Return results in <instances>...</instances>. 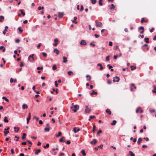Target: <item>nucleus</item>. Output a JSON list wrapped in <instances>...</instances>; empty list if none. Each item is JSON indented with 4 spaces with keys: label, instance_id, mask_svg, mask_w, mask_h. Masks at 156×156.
I'll use <instances>...</instances> for the list:
<instances>
[{
    "label": "nucleus",
    "instance_id": "obj_1",
    "mask_svg": "<svg viewBox=\"0 0 156 156\" xmlns=\"http://www.w3.org/2000/svg\"><path fill=\"white\" fill-rule=\"evenodd\" d=\"M70 108L74 112H77V111L79 109V106L78 105H73L71 106Z\"/></svg>",
    "mask_w": 156,
    "mask_h": 156
},
{
    "label": "nucleus",
    "instance_id": "obj_2",
    "mask_svg": "<svg viewBox=\"0 0 156 156\" xmlns=\"http://www.w3.org/2000/svg\"><path fill=\"white\" fill-rule=\"evenodd\" d=\"M34 54H32V55H30L28 58V60L30 61V62H34Z\"/></svg>",
    "mask_w": 156,
    "mask_h": 156
},
{
    "label": "nucleus",
    "instance_id": "obj_3",
    "mask_svg": "<svg viewBox=\"0 0 156 156\" xmlns=\"http://www.w3.org/2000/svg\"><path fill=\"white\" fill-rule=\"evenodd\" d=\"M120 80L119 78L117 76H115L113 78V81L114 82H118Z\"/></svg>",
    "mask_w": 156,
    "mask_h": 156
},
{
    "label": "nucleus",
    "instance_id": "obj_4",
    "mask_svg": "<svg viewBox=\"0 0 156 156\" xmlns=\"http://www.w3.org/2000/svg\"><path fill=\"white\" fill-rule=\"evenodd\" d=\"M86 109H85V112L86 113H89L91 111V109L88 108L87 105L86 106Z\"/></svg>",
    "mask_w": 156,
    "mask_h": 156
},
{
    "label": "nucleus",
    "instance_id": "obj_5",
    "mask_svg": "<svg viewBox=\"0 0 156 156\" xmlns=\"http://www.w3.org/2000/svg\"><path fill=\"white\" fill-rule=\"evenodd\" d=\"M97 141L96 139H93L90 142V143L91 144L94 145L96 144Z\"/></svg>",
    "mask_w": 156,
    "mask_h": 156
},
{
    "label": "nucleus",
    "instance_id": "obj_6",
    "mask_svg": "<svg viewBox=\"0 0 156 156\" xmlns=\"http://www.w3.org/2000/svg\"><path fill=\"white\" fill-rule=\"evenodd\" d=\"M96 26L98 27H101L102 26V24L100 22H96Z\"/></svg>",
    "mask_w": 156,
    "mask_h": 156
},
{
    "label": "nucleus",
    "instance_id": "obj_7",
    "mask_svg": "<svg viewBox=\"0 0 156 156\" xmlns=\"http://www.w3.org/2000/svg\"><path fill=\"white\" fill-rule=\"evenodd\" d=\"M55 43L53 44V45L54 46H56L58 44V40L57 39H55L54 40Z\"/></svg>",
    "mask_w": 156,
    "mask_h": 156
},
{
    "label": "nucleus",
    "instance_id": "obj_8",
    "mask_svg": "<svg viewBox=\"0 0 156 156\" xmlns=\"http://www.w3.org/2000/svg\"><path fill=\"white\" fill-rule=\"evenodd\" d=\"M80 44L82 45H85L87 44V43L85 40H83L81 41L80 42Z\"/></svg>",
    "mask_w": 156,
    "mask_h": 156
},
{
    "label": "nucleus",
    "instance_id": "obj_9",
    "mask_svg": "<svg viewBox=\"0 0 156 156\" xmlns=\"http://www.w3.org/2000/svg\"><path fill=\"white\" fill-rule=\"evenodd\" d=\"M139 30H142V31L140 32V33L142 34L144 32V28L143 27L141 26L138 28Z\"/></svg>",
    "mask_w": 156,
    "mask_h": 156
},
{
    "label": "nucleus",
    "instance_id": "obj_10",
    "mask_svg": "<svg viewBox=\"0 0 156 156\" xmlns=\"http://www.w3.org/2000/svg\"><path fill=\"white\" fill-rule=\"evenodd\" d=\"M80 130V128H78L76 129V128L75 127L73 128V131H74V133H76L77 132L79 131Z\"/></svg>",
    "mask_w": 156,
    "mask_h": 156
},
{
    "label": "nucleus",
    "instance_id": "obj_11",
    "mask_svg": "<svg viewBox=\"0 0 156 156\" xmlns=\"http://www.w3.org/2000/svg\"><path fill=\"white\" fill-rule=\"evenodd\" d=\"M148 20H145L144 18H143L141 19L140 23H142L143 22L147 23Z\"/></svg>",
    "mask_w": 156,
    "mask_h": 156
},
{
    "label": "nucleus",
    "instance_id": "obj_12",
    "mask_svg": "<svg viewBox=\"0 0 156 156\" xmlns=\"http://www.w3.org/2000/svg\"><path fill=\"white\" fill-rule=\"evenodd\" d=\"M133 87L134 89H136V87L135 86L134 84H132L131 86L130 87V90L131 91H133Z\"/></svg>",
    "mask_w": 156,
    "mask_h": 156
},
{
    "label": "nucleus",
    "instance_id": "obj_13",
    "mask_svg": "<svg viewBox=\"0 0 156 156\" xmlns=\"http://www.w3.org/2000/svg\"><path fill=\"white\" fill-rule=\"evenodd\" d=\"M41 151V150L40 149L38 150H36L35 154L36 155H38V154L40 153Z\"/></svg>",
    "mask_w": 156,
    "mask_h": 156
},
{
    "label": "nucleus",
    "instance_id": "obj_14",
    "mask_svg": "<svg viewBox=\"0 0 156 156\" xmlns=\"http://www.w3.org/2000/svg\"><path fill=\"white\" fill-rule=\"evenodd\" d=\"M106 112L107 113H108L109 115H111V114L112 113L111 111H110V110L109 109H108L106 110Z\"/></svg>",
    "mask_w": 156,
    "mask_h": 156
},
{
    "label": "nucleus",
    "instance_id": "obj_15",
    "mask_svg": "<svg viewBox=\"0 0 156 156\" xmlns=\"http://www.w3.org/2000/svg\"><path fill=\"white\" fill-rule=\"evenodd\" d=\"M14 131L16 132H18V131L20 129L18 127H14Z\"/></svg>",
    "mask_w": 156,
    "mask_h": 156
},
{
    "label": "nucleus",
    "instance_id": "obj_16",
    "mask_svg": "<svg viewBox=\"0 0 156 156\" xmlns=\"http://www.w3.org/2000/svg\"><path fill=\"white\" fill-rule=\"evenodd\" d=\"M64 15V13L63 12H59L58 14V16L59 17L62 18Z\"/></svg>",
    "mask_w": 156,
    "mask_h": 156
},
{
    "label": "nucleus",
    "instance_id": "obj_17",
    "mask_svg": "<svg viewBox=\"0 0 156 156\" xmlns=\"http://www.w3.org/2000/svg\"><path fill=\"white\" fill-rule=\"evenodd\" d=\"M0 50H2V52H4L5 51V48L4 46H1V47H0Z\"/></svg>",
    "mask_w": 156,
    "mask_h": 156
},
{
    "label": "nucleus",
    "instance_id": "obj_18",
    "mask_svg": "<svg viewBox=\"0 0 156 156\" xmlns=\"http://www.w3.org/2000/svg\"><path fill=\"white\" fill-rule=\"evenodd\" d=\"M63 62L64 63H66L68 61L67 58H66L64 56H63Z\"/></svg>",
    "mask_w": 156,
    "mask_h": 156
},
{
    "label": "nucleus",
    "instance_id": "obj_19",
    "mask_svg": "<svg viewBox=\"0 0 156 156\" xmlns=\"http://www.w3.org/2000/svg\"><path fill=\"white\" fill-rule=\"evenodd\" d=\"M7 118L6 116H5L4 118L3 121L4 122L7 123L9 122V120L7 119Z\"/></svg>",
    "mask_w": 156,
    "mask_h": 156
},
{
    "label": "nucleus",
    "instance_id": "obj_20",
    "mask_svg": "<svg viewBox=\"0 0 156 156\" xmlns=\"http://www.w3.org/2000/svg\"><path fill=\"white\" fill-rule=\"evenodd\" d=\"M59 51L57 48L55 49L54 50V52H56L57 55H58L59 53Z\"/></svg>",
    "mask_w": 156,
    "mask_h": 156
},
{
    "label": "nucleus",
    "instance_id": "obj_21",
    "mask_svg": "<svg viewBox=\"0 0 156 156\" xmlns=\"http://www.w3.org/2000/svg\"><path fill=\"white\" fill-rule=\"evenodd\" d=\"M87 77V81H90L91 79V77L89 75H86Z\"/></svg>",
    "mask_w": 156,
    "mask_h": 156
},
{
    "label": "nucleus",
    "instance_id": "obj_22",
    "mask_svg": "<svg viewBox=\"0 0 156 156\" xmlns=\"http://www.w3.org/2000/svg\"><path fill=\"white\" fill-rule=\"evenodd\" d=\"M97 66H98L100 67V70H102L103 69V68L101 64L100 63H98V64Z\"/></svg>",
    "mask_w": 156,
    "mask_h": 156
},
{
    "label": "nucleus",
    "instance_id": "obj_23",
    "mask_svg": "<svg viewBox=\"0 0 156 156\" xmlns=\"http://www.w3.org/2000/svg\"><path fill=\"white\" fill-rule=\"evenodd\" d=\"M22 108L23 109H24L25 108H28V106L26 104H24L23 105Z\"/></svg>",
    "mask_w": 156,
    "mask_h": 156
},
{
    "label": "nucleus",
    "instance_id": "obj_24",
    "mask_svg": "<svg viewBox=\"0 0 156 156\" xmlns=\"http://www.w3.org/2000/svg\"><path fill=\"white\" fill-rule=\"evenodd\" d=\"M115 8V6H114L113 4H112L111 5V7L110 8V10H112L114 9Z\"/></svg>",
    "mask_w": 156,
    "mask_h": 156
},
{
    "label": "nucleus",
    "instance_id": "obj_25",
    "mask_svg": "<svg viewBox=\"0 0 156 156\" xmlns=\"http://www.w3.org/2000/svg\"><path fill=\"white\" fill-rule=\"evenodd\" d=\"M97 94V92L95 91L94 90H93L92 91V92L90 93V95H93L94 94Z\"/></svg>",
    "mask_w": 156,
    "mask_h": 156
},
{
    "label": "nucleus",
    "instance_id": "obj_26",
    "mask_svg": "<svg viewBox=\"0 0 156 156\" xmlns=\"http://www.w3.org/2000/svg\"><path fill=\"white\" fill-rule=\"evenodd\" d=\"M4 19V17L3 16H0V22H2L3 21Z\"/></svg>",
    "mask_w": 156,
    "mask_h": 156
},
{
    "label": "nucleus",
    "instance_id": "obj_27",
    "mask_svg": "<svg viewBox=\"0 0 156 156\" xmlns=\"http://www.w3.org/2000/svg\"><path fill=\"white\" fill-rule=\"evenodd\" d=\"M26 134L25 133H23V136H22V139H23V140H24L26 138Z\"/></svg>",
    "mask_w": 156,
    "mask_h": 156
},
{
    "label": "nucleus",
    "instance_id": "obj_28",
    "mask_svg": "<svg viewBox=\"0 0 156 156\" xmlns=\"http://www.w3.org/2000/svg\"><path fill=\"white\" fill-rule=\"evenodd\" d=\"M142 140L141 138L140 137L138 139V140L137 141V143L138 144H140V142L142 141Z\"/></svg>",
    "mask_w": 156,
    "mask_h": 156
},
{
    "label": "nucleus",
    "instance_id": "obj_29",
    "mask_svg": "<svg viewBox=\"0 0 156 156\" xmlns=\"http://www.w3.org/2000/svg\"><path fill=\"white\" fill-rule=\"evenodd\" d=\"M149 39L148 38H146V37H145L144 38V40L145 41V42L146 43H148L149 42Z\"/></svg>",
    "mask_w": 156,
    "mask_h": 156
},
{
    "label": "nucleus",
    "instance_id": "obj_30",
    "mask_svg": "<svg viewBox=\"0 0 156 156\" xmlns=\"http://www.w3.org/2000/svg\"><path fill=\"white\" fill-rule=\"evenodd\" d=\"M9 130H7V131H4V135L5 136H6L7 134L9 133Z\"/></svg>",
    "mask_w": 156,
    "mask_h": 156
},
{
    "label": "nucleus",
    "instance_id": "obj_31",
    "mask_svg": "<svg viewBox=\"0 0 156 156\" xmlns=\"http://www.w3.org/2000/svg\"><path fill=\"white\" fill-rule=\"evenodd\" d=\"M2 98L3 99L5 100V101L7 102H8L9 101V100L7 98L5 97H3Z\"/></svg>",
    "mask_w": 156,
    "mask_h": 156
},
{
    "label": "nucleus",
    "instance_id": "obj_32",
    "mask_svg": "<svg viewBox=\"0 0 156 156\" xmlns=\"http://www.w3.org/2000/svg\"><path fill=\"white\" fill-rule=\"evenodd\" d=\"M116 123V121L115 120L113 121L111 123V125L112 126L115 125Z\"/></svg>",
    "mask_w": 156,
    "mask_h": 156
},
{
    "label": "nucleus",
    "instance_id": "obj_33",
    "mask_svg": "<svg viewBox=\"0 0 156 156\" xmlns=\"http://www.w3.org/2000/svg\"><path fill=\"white\" fill-rule=\"evenodd\" d=\"M81 153H82L83 155V156H85L86 155V154L85 153V151L84 150H82L81 151Z\"/></svg>",
    "mask_w": 156,
    "mask_h": 156
},
{
    "label": "nucleus",
    "instance_id": "obj_34",
    "mask_svg": "<svg viewBox=\"0 0 156 156\" xmlns=\"http://www.w3.org/2000/svg\"><path fill=\"white\" fill-rule=\"evenodd\" d=\"M103 0H99V4L100 6H102L103 5V3L102 2Z\"/></svg>",
    "mask_w": 156,
    "mask_h": 156
},
{
    "label": "nucleus",
    "instance_id": "obj_35",
    "mask_svg": "<svg viewBox=\"0 0 156 156\" xmlns=\"http://www.w3.org/2000/svg\"><path fill=\"white\" fill-rule=\"evenodd\" d=\"M131 68V70H133L134 69H136V66H131L130 67Z\"/></svg>",
    "mask_w": 156,
    "mask_h": 156
},
{
    "label": "nucleus",
    "instance_id": "obj_36",
    "mask_svg": "<svg viewBox=\"0 0 156 156\" xmlns=\"http://www.w3.org/2000/svg\"><path fill=\"white\" fill-rule=\"evenodd\" d=\"M18 30L20 32V33H21L23 31V30L21 29V27H19L18 28Z\"/></svg>",
    "mask_w": 156,
    "mask_h": 156
},
{
    "label": "nucleus",
    "instance_id": "obj_37",
    "mask_svg": "<svg viewBox=\"0 0 156 156\" xmlns=\"http://www.w3.org/2000/svg\"><path fill=\"white\" fill-rule=\"evenodd\" d=\"M50 130V129L49 127H45L44 128V130L46 132H49Z\"/></svg>",
    "mask_w": 156,
    "mask_h": 156
},
{
    "label": "nucleus",
    "instance_id": "obj_38",
    "mask_svg": "<svg viewBox=\"0 0 156 156\" xmlns=\"http://www.w3.org/2000/svg\"><path fill=\"white\" fill-rule=\"evenodd\" d=\"M95 128H96L95 126V125H94L93 126V133H94L95 132Z\"/></svg>",
    "mask_w": 156,
    "mask_h": 156
},
{
    "label": "nucleus",
    "instance_id": "obj_39",
    "mask_svg": "<svg viewBox=\"0 0 156 156\" xmlns=\"http://www.w3.org/2000/svg\"><path fill=\"white\" fill-rule=\"evenodd\" d=\"M129 153L130 154L131 156H135V154L134 153H133L132 151H129Z\"/></svg>",
    "mask_w": 156,
    "mask_h": 156
},
{
    "label": "nucleus",
    "instance_id": "obj_40",
    "mask_svg": "<svg viewBox=\"0 0 156 156\" xmlns=\"http://www.w3.org/2000/svg\"><path fill=\"white\" fill-rule=\"evenodd\" d=\"M44 8L43 6H42V7L39 6L38 7V10H40L41 9H44Z\"/></svg>",
    "mask_w": 156,
    "mask_h": 156
},
{
    "label": "nucleus",
    "instance_id": "obj_41",
    "mask_svg": "<svg viewBox=\"0 0 156 156\" xmlns=\"http://www.w3.org/2000/svg\"><path fill=\"white\" fill-rule=\"evenodd\" d=\"M68 74L70 76L73 74V72L71 71H69L68 72Z\"/></svg>",
    "mask_w": 156,
    "mask_h": 156
},
{
    "label": "nucleus",
    "instance_id": "obj_42",
    "mask_svg": "<svg viewBox=\"0 0 156 156\" xmlns=\"http://www.w3.org/2000/svg\"><path fill=\"white\" fill-rule=\"evenodd\" d=\"M62 135V133L60 132H59L58 134L57 135L56 137H58L59 136H61Z\"/></svg>",
    "mask_w": 156,
    "mask_h": 156
},
{
    "label": "nucleus",
    "instance_id": "obj_43",
    "mask_svg": "<svg viewBox=\"0 0 156 156\" xmlns=\"http://www.w3.org/2000/svg\"><path fill=\"white\" fill-rule=\"evenodd\" d=\"M15 138H16V139H15L14 140L16 141H18L20 138V137L19 136H15Z\"/></svg>",
    "mask_w": 156,
    "mask_h": 156
},
{
    "label": "nucleus",
    "instance_id": "obj_44",
    "mask_svg": "<svg viewBox=\"0 0 156 156\" xmlns=\"http://www.w3.org/2000/svg\"><path fill=\"white\" fill-rule=\"evenodd\" d=\"M64 138V137H62L61 138L60 140H59V141L60 142H64L65 141L63 140V139Z\"/></svg>",
    "mask_w": 156,
    "mask_h": 156
},
{
    "label": "nucleus",
    "instance_id": "obj_45",
    "mask_svg": "<svg viewBox=\"0 0 156 156\" xmlns=\"http://www.w3.org/2000/svg\"><path fill=\"white\" fill-rule=\"evenodd\" d=\"M43 66H42V67H37V69L38 70H42L43 69Z\"/></svg>",
    "mask_w": 156,
    "mask_h": 156
},
{
    "label": "nucleus",
    "instance_id": "obj_46",
    "mask_svg": "<svg viewBox=\"0 0 156 156\" xmlns=\"http://www.w3.org/2000/svg\"><path fill=\"white\" fill-rule=\"evenodd\" d=\"M57 69L56 66V65H54L52 67V69L53 70H55Z\"/></svg>",
    "mask_w": 156,
    "mask_h": 156
},
{
    "label": "nucleus",
    "instance_id": "obj_47",
    "mask_svg": "<svg viewBox=\"0 0 156 156\" xmlns=\"http://www.w3.org/2000/svg\"><path fill=\"white\" fill-rule=\"evenodd\" d=\"M91 2H92V4H94L96 2V0H91Z\"/></svg>",
    "mask_w": 156,
    "mask_h": 156
},
{
    "label": "nucleus",
    "instance_id": "obj_48",
    "mask_svg": "<svg viewBox=\"0 0 156 156\" xmlns=\"http://www.w3.org/2000/svg\"><path fill=\"white\" fill-rule=\"evenodd\" d=\"M109 57L110 56H108L106 57V61H108L109 60Z\"/></svg>",
    "mask_w": 156,
    "mask_h": 156
},
{
    "label": "nucleus",
    "instance_id": "obj_49",
    "mask_svg": "<svg viewBox=\"0 0 156 156\" xmlns=\"http://www.w3.org/2000/svg\"><path fill=\"white\" fill-rule=\"evenodd\" d=\"M49 144H46V146H44V148H45L46 147H47V148L48 147H49Z\"/></svg>",
    "mask_w": 156,
    "mask_h": 156
},
{
    "label": "nucleus",
    "instance_id": "obj_50",
    "mask_svg": "<svg viewBox=\"0 0 156 156\" xmlns=\"http://www.w3.org/2000/svg\"><path fill=\"white\" fill-rule=\"evenodd\" d=\"M103 145L102 144H101L99 146H98V148H100L101 149H103Z\"/></svg>",
    "mask_w": 156,
    "mask_h": 156
},
{
    "label": "nucleus",
    "instance_id": "obj_51",
    "mask_svg": "<svg viewBox=\"0 0 156 156\" xmlns=\"http://www.w3.org/2000/svg\"><path fill=\"white\" fill-rule=\"evenodd\" d=\"M28 115H29V117L27 118V119H29V120H30L31 119V113H30L29 112L28 113Z\"/></svg>",
    "mask_w": 156,
    "mask_h": 156
},
{
    "label": "nucleus",
    "instance_id": "obj_52",
    "mask_svg": "<svg viewBox=\"0 0 156 156\" xmlns=\"http://www.w3.org/2000/svg\"><path fill=\"white\" fill-rule=\"evenodd\" d=\"M141 108L140 107H138L136 110V112L137 113L139 112V110Z\"/></svg>",
    "mask_w": 156,
    "mask_h": 156
},
{
    "label": "nucleus",
    "instance_id": "obj_53",
    "mask_svg": "<svg viewBox=\"0 0 156 156\" xmlns=\"http://www.w3.org/2000/svg\"><path fill=\"white\" fill-rule=\"evenodd\" d=\"M42 55L44 57H46L47 56V54L45 52H43Z\"/></svg>",
    "mask_w": 156,
    "mask_h": 156
},
{
    "label": "nucleus",
    "instance_id": "obj_54",
    "mask_svg": "<svg viewBox=\"0 0 156 156\" xmlns=\"http://www.w3.org/2000/svg\"><path fill=\"white\" fill-rule=\"evenodd\" d=\"M102 133V131L101 129H99L97 132V134H99Z\"/></svg>",
    "mask_w": 156,
    "mask_h": 156
},
{
    "label": "nucleus",
    "instance_id": "obj_55",
    "mask_svg": "<svg viewBox=\"0 0 156 156\" xmlns=\"http://www.w3.org/2000/svg\"><path fill=\"white\" fill-rule=\"evenodd\" d=\"M20 11L21 12V13L23 15V16H24L25 15V13L23 12V10H22V9L20 10Z\"/></svg>",
    "mask_w": 156,
    "mask_h": 156
},
{
    "label": "nucleus",
    "instance_id": "obj_56",
    "mask_svg": "<svg viewBox=\"0 0 156 156\" xmlns=\"http://www.w3.org/2000/svg\"><path fill=\"white\" fill-rule=\"evenodd\" d=\"M55 85L56 87H57L58 86V83L57 81H55Z\"/></svg>",
    "mask_w": 156,
    "mask_h": 156
},
{
    "label": "nucleus",
    "instance_id": "obj_57",
    "mask_svg": "<svg viewBox=\"0 0 156 156\" xmlns=\"http://www.w3.org/2000/svg\"><path fill=\"white\" fill-rule=\"evenodd\" d=\"M33 119H35L37 121H38L39 119V118L38 117H37L36 116H34Z\"/></svg>",
    "mask_w": 156,
    "mask_h": 156
},
{
    "label": "nucleus",
    "instance_id": "obj_58",
    "mask_svg": "<svg viewBox=\"0 0 156 156\" xmlns=\"http://www.w3.org/2000/svg\"><path fill=\"white\" fill-rule=\"evenodd\" d=\"M42 45V44L41 43H40L38 45V46H37V48L39 49L40 48V47L41 46V45Z\"/></svg>",
    "mask_w": 156,
    "mask_h": 156
},
{
    "label": "nucleus",
    "instance_id": "obj_59",
    "mask_svg": "<svg viewBox=\"0 0 156 156\" xmlns=\"http://www.w3.org/2000/svg\"><path fill=\"white\" fill-rule=\"evenodd\" d=\"M11 152L12 154H14L15 152L14 151V149L13 148H12L11 149Z\"/></svg>",
    "mask_w": 156,
    "mask_h": 156
},
{
    "label": "nucleus",
    "instance_id": "obj_60",
    "mask_svg": "<svg viewBox=\"0 0 156 156\" xmlns=\"http://www.w3.org/2000/svg\"><path fill=\"white\" fill-rule=\"evenodd\" d=\"M24 65V64H23V62H21L20 64V67H22V66H23Z\"/></svg>",
    "mask_w": 156,
    "mask_h": 156
},
{
    "label": "nucleus",
    "instance_id": "obj_61",
    "mask_svg": "<svg viewBox=\"0 0 156 156\" xmlns=\"http://www.w3.org/2000/svg\"><path fill=\"white\" fill-rule=\"evenodd\" d=\"M27 142H28L31 145L32 144V142L30 141L29 140H27Z\"/></svg>",
    "mask_w": 156,
    "mask_h": 156
},
{
    "label": "nucleus",
    "instance_id": "obj_62",
    "mask_svg": "<svg viewBox=\"0 0 156 156\" xmlns=\"http://www.w3.org/2000/svg\"><path fill=\"white\" fill-rule=\"evenodd\" d=\"M83 10V5H81V8L80 9V11H82Z\"/></svg>",
    "mask_w": 156,
    "mask_h": 156
},
{
    "label": "nucleus",
    "instance_id": "obj_63",
    "mask_svg": "<svg viewBox=\"0 0 156 156\" xmlns=\"http://www.w3.org/2000/svg\"><path fill=\"white\" fill-rule=\"evenodd\" d=\"M107 66L109 67V69H111L112 68V66H110L109 64L108 65H107Z\"/></svg>",
    "mask_w": 156,
    "mask_h": 156
},
{
    "label": "nucleus",
    "instance_id": "obj_64",
    "mask_svg": "<svg viewBox=\"0 0 156 156\" xmlns=\"http://www.w3.org/2000/svg\"><path fill=\"white\" fill-rule=\"evenodd\" d=\"M147 145H143L142 146V148H147Z\"/></svg>",
    "mask_w": 156,
    "mask_h": 156
}]
</instances>
